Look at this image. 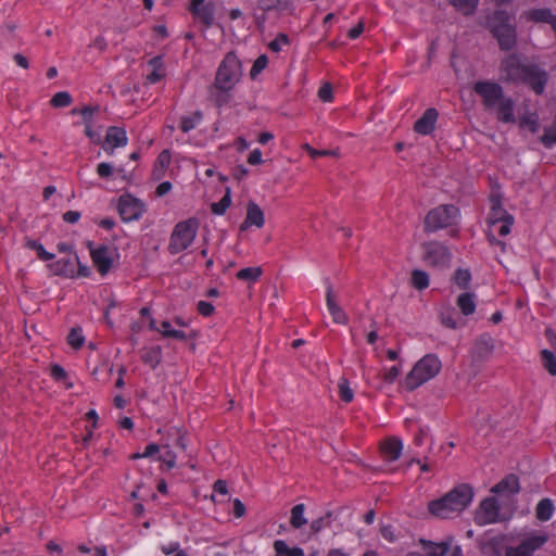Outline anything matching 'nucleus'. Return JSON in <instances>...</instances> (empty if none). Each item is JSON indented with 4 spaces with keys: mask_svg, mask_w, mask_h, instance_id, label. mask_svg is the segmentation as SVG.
<instances>
[{
    "mask_svg": "<svg viewBox=\"0 0 556 556\" xmlns=\"http://www.w3.org/2000/svg\"><path fill=\"white\" fill-rule=\"evenodd\" d=\"M160 448H162V444L151 443L146 447L143 453H135L130 456L131 459H139L143 457H151L154 454L159 453Z\"/></svg>",
    "mask_w": 556,
    "mask_h": 556,
    "instance_id": "nucleus-51",
    "label": "nucleus"
},
{
    "mask_svg": "<svg viewBox=\"0 0 556 556\" xmlns=\"http://www.w3.org/2000/svg\"><path fill=\"white\" fill-rule=\"evenodd\" d=\"M412 286L421 291L429 287V275L422 269H414L410 278Z\"/></svg>",
    "mask_w": 556,
    "mask_h": 556,
    "instance_id": "nucleus-32",
    "label": "nucleus"
},
{
    "mask_svg": "<svg viewBox=\"0 0 556 556\" xmlns=\"http://www.w3.org/2000/svg\"><path fill=\"white\" fill-rule=\"evenodd\" d=\"M305 513V505L304 504H296L291 508V516H290V526L298 530L301 529L303 526L307 523V519L304 515Z\"/></svg>",
    "mask_w": 556,
    "mask_h": 556,
    "instance_id": "nucleus-24",
    "label": "nucleus"
},
{
    "mask_svg": "<svg viewBox=\"0 0 556 556\" xmlns=\"http://www.w3.org/2000/svg\"><path fill=\"white\" fill-rule=\"evenodd\" d=\"M473 498V489L470 484L463 483L439 500L431 501L428 505L431 515L438 518H448L453 513L465 510Z\"/></svg>",
    "mask_w": 556,
    "mask_h": 556,
    "instance_id": "nucleus-2",
    "label": "nucleus"
},
{
    "mask_svg": "<svg viewBox=\"0 0 556 556\" xmlns=\"http://www.w3.org/2000/svg\"><path fill=\"white\" fill-rule=\"evenodd\" d=\"M50 103L53 108H65L72 103V97L66 91H60L52 97Z\"/></svg>",
    "mask_w": 556,
    "mask_h": 556,
    "instance_id": "nucleus-44",
    "label": "nucleus"
},
{
    "mask_svg": "<svg viewBox=\"0 0 556 556\" xmlns=\"http://www.w3.org/2000/svg\"><path fill=\"white\" fill-rule=\"evenodd\" d=\"M263 270L261 267H247L237 273V278L240 280H250V281H256Z\"/></svg>",
    "mask_w": 556,
    "mask_h": 556,
    "instance_id": "nucleus-40",
    "label": "nucleus"
},
{
    "mask_svg": "<svg viewBox=\"0 0 556 556\" xmlns=\"http://www.w3.org/2000/svg\"><path fill=\"white\" fill-rule=\"evenodd\" d=\"M475 295L470 292L462 293L456 301V304L460 312L468 316L475 313L476 309V303L473 300Z\"/></svg>",
    "mask_w": 556,
    "mask_h": 556,
    "instance_id": "nucleus-27",
    "label": "nucleus"
},
{
    "mask_svg": "<svg viewBox=\"0 0 556 556\" xmlns=\"http://www.w3.org/2000/svg\"><path fill=\"white\" fill-rule=\"evenodd\" d=\"M520 491L519 479L516 475H508L492 486L491 492L500 496L516 495Z\"/></svg>",
    "mask_w": 556,
    "mask_h": 556,
    "instance_id": "nucleus-17",
    "label": "nucleus"
},
{
    "mask_svg": "<svg viewBox=\"0 0 556 556\" xmlns=\"http://www.w3.org/2000/svg\"><path fill=\"white\" fill-rule=\"evenodd\" d=\"M442 364L434 354H427L419 359L405 378V388L413 391L428 380L434 378L441 370Z\"/></svg>",
    "mask_w": 556,
    "mask_h": 556,
    "instance_id": "nucleus-3",
    "label": "nucleus"
},
{
    "mask_svg": "<svg viewBox=\"0 0 556 556\" xmlns=\"http://www.w3.org/2000/svg\"><path fill=\"white\" fill-rule=\"evenodd\" d=\"M494 110H496L498 121L503 123H514L516 121L514 115V101L510 98H502Z\"/></svg>",
    "mask_w": 556,
    "mask_h": 556,
    "instance_id": "nucleus-21",
    "label": "nucleus"
},
{
    "mask_svg": "<svg viewBox=\"0 0 556 556\" xmlns=\"http://www.w3.org/2000/svg\"><path fill=\"white\" fill-rule=\"evenodd\" d=\"M502 223L498 233L501 236H507L510 232V227L514 224V216H506V219L501 220Z\"/></svg>",
    "mask_w": 556,
    "mask_h": 556,
    "instance_id": "nucleus-59",
    "label": "nucleus"
},
{
    "mask_svg": "<svg viewBox=\"0 0 556 556\" xmlns=\"http://www.w3.org/2000/svg\"><path fill=\"white\" fill-rule=\"evenodd\" d=\"M489 28L502 50H510L515 47L516 28L509 23V14L506 11L496 10L489 21Z\"/></svg>",
    "mask_w": 556,
    "mask_h": 556,
    "instance_id": "nucleus-4",
    "label": "nucleus"
},
{
    "mask_svg": "<svg viewBox=\"0 0 556 556\" xmlns=\"http://www.w3.org/2000/svg\"><path fill=\"white\" fill-rule=\"evenodd\" d=\"M502 78L506 81H525L536 93H542L547 81L546 73L538 66L525 63L519 55L513 53L501 63Z\"/></svg>",
    "mask_w": 556,
    "mask_h": 556,
    "instance_id": "nucleus-1",
    "label": "nucleus"
},
{
    "mask_svg": "<svg viewBox=\"0 0 556 556\" xmlns=\"http://www.w3.org/2000/svg\"><path fill=\"white\" fill-rule=\"evenodd\" d=\"M425 546H428L427 555L428 556H445L448 551L447 543L434 544L432 542H428L425 540L420 541Z\"/></svg>",
    "mask_w": 556,
    "mask_h": 556,
    "instance_id": "nucleus-38",
    "label": "nucleus"
},
{
    "mask_svg": "<svg viewBox=\"0 0 556 556\" xmlns=\"http://www.w3.org/2000/svg\"><path fill=\"white\" fill-rule=\"evenodd\" d=\"M198 230V222L194 218L178 223L170 236L168 251L172 254H177L188 249L193 242Z\"/></svg>",
    "mask_w": 556,
    "mask_h": 556,
    "instance_id": "nucleus-7",
    "label": "nucleus"
},
{
    "mask_svg": "<svg viewBox=\"0 0 556 556\" xmlns=\"http://www.w3.org/2000/svg\"><path fill=\"white\" fill-rule=\"evenodd\" d=\"M303 149L308 152V154L312 157L317 156H338L339 152L338 150H316L313 147H311L308 143H305L303 146Z\"/></svg>",
    "mask_w": 556,
    "mask_h": 556,
    "instance_id": "nucleus-47",
    "label": "nucleus"
},
{
    "mask_svg": "<svg viewBox=\"0 0 556 556\" xmlns=\"http://www.w3.org/2000/svg\"><path fill=\"white\" fill-rule=\"evenodd\" d=\"M176 434L175 445L184 452H188L187 430L184 428H172L168 430L167 435Z\"/></svg>",
    "mask_w": 556,
    "mask_h": 556,
    "instance_id": "nucleus-35",
    "label": "nucleus"
},
{
    "mask_svg": "<svg viewBox=\"0 0 556 556\" xmlns=\"http://www.w3.org/2000/svg\"><path fill=\"white\" fill-rule=\"evenodd\" d=\"M97 173L102 178H108L113 173V166L109 163H100L97 167Z\"/></svg>",
    "mask_w": 556,
    "mask_h": 556,
    "instance_id": "nucleus-60",
    "label": "nucleus"
},
{
    "mask_svg": "<svg viewBox=\"0 0 556 556\" xmlns=\"http://www.w3.org/2000/svg\"><path fill=\"white\" fill-rule=\"evenodd\" d=\"M280 3L281 0H260L258 8L265 13L267 11L278 8Z\"/></svg>",
    "mask_w": 556,
    "mask_h": 556,
    "instance_id": "nucleus-57",
    "label": "nucleus"
},
{
    "mask_svg": "<svg viewBox=\"0 0 556 556\" xmlns=\"http://www.w3.org/2000/svg\"><path fill=\"white\" fill-rule=\"evenodd\" d=\"M98 110H99L98 106H85L81 111H78L77 109H73L72 114L80 113L83 115L85 125H87V121L91 123V116Z\"/></svg>",
    "mask_w": 556,
    "mask_h": 556,
    "instance_id": "nucleus-55",
    "label": "nucleus"
},
{
    "mask_svg": "<svg viewBox=\"0 0 556 556\" xmlns=\"http://www.w3.org/2000/svg\"><path fill=\"white\" fill-rule=\"evenodd\" d=\"M318 98L323 102H330L333 98L332 86L330 83H324L318 90Z\"/></svg>",
    "mask_w": 556,
    "mask_h": 556,
    "instance_id": "nucleus-53",
    "label": "nucleus"
},
{
    "mask_svg": "<svg viewBox=\"0 0 556 556\" xmlns=\"http://www.w3.org/2000/svg\"><path fill=\"white\" fill-rule=\"evenodd\" d=\"M231 204V190L229 187L226 188L224 197L219 202L211 204V211L213 214L223 215Z\"/></svg>",
    "mask_w": 556,
    "mask_h": 556,
    "instance_id": "nucleus-34",
    "label": "nucleus"
},
{
    "mask_svg": "<svg viewBox=\"0 0 556 556\" xmlns=\"http://www.w3.org/2000/svg\"><path fill=\"white\" fill-rule=\"evenodd\" d=\"M86 136L93 142V143H101V136L99 132H96L91 128V123L87 121L86 129H85Z\"/></svg>",
    "mask_w": 556,
    "mask_h": 556,
    "instance_id": "nucleus-61",
    "label": "nucleus"
},
{
    "mask_svg": "<svg viewBox=\"0 0 556 556\" xmlns=\"http://www.w3.org/2000/svg\"><path fill=\"white\" fill-rule=\"evenodd\" d=\"M491 203V211L488 218L490 225H495L501 220L506 219V216H513L503 208L500 194H492Z\"/></svg>",
    "mask_w": 556,
    "mask_h": 556,
    "instance_id": "nucleus-23",
    "label": "nucleus"
},
{
    "mask_svg": "<svg viewBox=\"0 0 556 556\" xmlns=\"http://www.w3.org/2000/svg\"><path fill=\"white\" fill-rule=\"evenodd\" d=\"M287 45H289V37L286 34L280 33L273 41L269 42L268 48L274 52H279L281 50V46Z\"/></svg>",
    "mask_w": 556,
    "mask_h": 556,
    "instance_id": "nucleus-50",
    "label": "nucleus"
},
{
    "mask_svg": "<svg viewBox=\"0 0 556 556\" xmlns=\"http://www.w3.org/2000/svg\"><path fill=\"white\" fill-rule=\"evenodd\" d=\"M543 366L548 371L549 375L556 376V356L553 352L548 350H543L541 352Z\"/></svg>",
    "mask_w": 556,
    "mask_h": 556,
    "instance_id": "nucleus-41",
    "label": "nucleus"
},
{
    "mask_svg": "<svg viewBox=\"0 0 556 556\" xmlns=\"http://www.w3.org/2000/svg\"><path fill=\"white\" fill-rule=\"evenodd\" d=\"M502 520L497 500L492 496L482 500L476 510L475 522L478 526H486Z\"/></svg>",
    "mask_w": 556,
    "mask_h": 556,
    "instance_id": "nucleus-11",
    "label": "nucleus"
},
{
    "mask_svg": "<svg viewBox=\"0 0 556 556\" xmlns=\"http://www.w3.org/2000/svg\"><path fill=\"white\" fill-rule=\"evenodd\" d=\"M263 160L261 150L254 149L249 155L248 163L251 165H257L261 164Z\"/></svg>",
    "mask_w": 556,
    "mask_h": 556,
    "instance_id": "nucleus-64",
    "label": "nucleus"
},
{
    "mask_svg": "<svg viewBox=\"0 0 556 556\" xmlns=\"http://www.w3.org/2000/svg\"><path fill=\"white\" fill-rule=\"evenodd\" d=\"M547 542V535H530L523 539L518 546L506 547L505 556H533V553Z\"/></svg>",
    "mask_w": 556,
    "mask_h": 556,
    "instance_id": "nucleus-12",
    "label": "nucleus"
},
{
    "mask_svg": "<svg viewBox=\"0 0 556 556\" xmlns=\"http://www.w3.org/2000/svg\"><path fill=\"white\" fill-rule=\"evenodd\" d=\"M473 91L482 98L483 105L490 111L505 97L501 85L493 81H477Z\"/></svg>",
    "mask_w": 556,
    "mask_h": 556,
    "instance_id": "nucleus-10",
    "label": "nucleus"
},
{
    "mask_svg": "<svg viewBox=\"0 0 556 556\" xmlns=\"http://www.w3.org/2000/svg\"><path fill=\"white\" fill-rule=\"evenodd\" d=\"M454 314H455V312L453 308H447V309L443 311L441 313V323L451 329H456L457 321L453 316Z\"/></svg>",
    "mask_w": 556,
    "mask_h": 556,
    "instance_id": "nucleus-49",
    "label": "nucleus"
},
{
    "mask_svg": "<svg viewBox=\"0 0 556 556\" xmlns=\"http://www.w3.org/2000/svg\"><path fill=\"white\" fill-rule=\"evenodd\" d=\"M403 450V442L396 437H389L380 443V451L383 456L394 462L400 458Z\"/></svg>",
    "mask_w": 556,
    "mask_h": 556,
    "instance_id": "nucleus-18",
    "label": "nucleus"
},
{
    "mask_svg": "<svg viewBox=\"0 0 556 556\" xmlns=\"http://www.w3.org/2000/svg\"><path fill=\"white\" fill-rule=\"evenodd\" d=\"M75 257H63L59 261H56L53 264H50L49 267L56 276H62L66 278H74L75 277Z\"/></svg>",
    "mask_w": 556,
    "mask_h": 556,
    "instance_id": "nucleus-19",
    "label": "nucleus"
},
{
    "mask_svg": "<svg viewBox=\"0 0 556 556\" xmlns=\"http://www.w3.org/2000/svg\"><path fill=\"white\" fill-rule=\"evenodd\" d=\"M439 113L434 108L427 109L414 124V130L419 135H429L435 128Z\"/></svg>",
    "mask_w": 556,
    "mask_h": 556,
    "instance_id": "nucleus-16",
    "label": "nucleus"
},
{
    "mask_svg": "<svg viewBox=\"0 0 556 556\" xmlns=\"http://www.w3.org/2000/svg\"><path fill=\"white\" fill-rule=\"evenodd\" d=\"M26 247L28 249L35 250L37 252L38 257L41 261H50L53 260L55 256L54 254L47 252L41 243H39L36 240L28 239L26 241Z\"/></svg>",
    "mask_w": 556,
    "mask_h": 556,
    "instance_id": "nucleus-39",
    "label": "nucleus"
},
{
    "mask_svg": "<svg viewBox=\"0 0 556 556\" xmlns=\"http://www.w3.org/2000/svg\"><path fill=\"white\" fill-rule=\"evenodd\" d=\"M159 331L165 338H174L177 340H185L187 338L184 331L172 329L170 323L168 320H164L161 323V330Z\"/></svg>",
    "mask_w": 556,
    "mask_h": 556,
    "instance_id": "nucleus-43",
    "label": "nucleus"
},
{
    "mask_svg": "<svg viewBox=\"0 0 556 556\" xmlns=\"http://www.w3.org/2000/svg\"><path fill=\"white\" fill-rule=\"evenodd\" d=\"M245 514V506L244 504L239 500H233V515L236 518H241Z\"/></svg>",
    "mask_w": 556,
    "mask_h": 556,
    "instance_id": "nucleus-62",
    "label": "nucleus"
},
{
    "mask_svg": "<svg viewBox=\"0 0 556 556\" xmlns=\"http://www.w3.org/2000/svg\"><path fill=\"white\" fill-rule=\"evenodd\" d=\"M170 163V153L168 150H163L156 160L154 168L152 170V176L155 180H160Z\"/></svg>",
    "mask_w": 556,
    "mask_h": 556,
    "instance_id": "nucleus-25",
    "label": "nucleus"
},
{
    "mask_svg": "<svg viewBox=\"0 0 556 556\" xmlns=\"http://www.w3.org/2000/svg\"><path fill=\"white\" fill-rule=\"evenodd\" d=\"M422 261L434 268L445 269L450 267L452 253L448 248L439 241H429L421 244Z\"/></svg>",
    "mask_w": 556,
    "mask_h": 556,
    "instance_id": "nucleus-8",
    "label": "nucleus"
},
{
    "mask_svg": "<svg viewBox=\"0 0 556 556\" xmlns=\"http://www.w3.org/2000/svg\"><path fill=\"white\" fill-rule=\"evenodd\" d=\"M117 211L124 222H134L146 212V204L140 199L126 193L119 197Z\"/></svg>",
    "mask_w": 556,
    "mask_h": 556,
    "instance_id": "nucleus-9",
    "label": "nucleus"
},
{
    "mask_svg": "<svg viewBox=\"0 0 556 556\" xmlns=\"http://www.w3.org/2000/svg\"><path fill=\"white\" fill-rule=\"evenodd\" d=\"M326 306L334 324L346 325L349 316L340 306L338 294L330 282L326 283Z\"/></svg>",
    "mask_w": 556,
    "mask_h": 556,
    "instance_id": "nucleus-13",
    "label": "nucleus"
},
{
    "mask_svg": "<svg viewBox=\"0 0 556 556\" xmlns=\"http://www.w3.org/2000/svg\"><path fill=\"white\" fill-rule=\"evenodd\" d=\"M51 375L53 378H55L58 380L65 379L67 376L64 368L58 364H54L51 366Z\"/></svg>",
    "mask_w": 556,
    "mask_h": 556,
    "instance_id": "nucleus-63",
    "label": "nucleus"
},
{
    "mask_svg": "<svg viewBox=\"0 0 556 556\" xmlns=\"http://www.w3.org/2000/svg\"><path fill=\"white\" fill-rule=\"evenodd\" d=\"M197 308H198V312L204 317L211 316L215 311L214 306L210 302H206V301H200L197 304Z\"/></svg>",
    "mask_w": 556,
    "mask_h": 556,
    "instance_id": "nucleus-56",
    "label": "nucleus"
},
{
    "mask_svg": "<svg viewBox=\"0 0 556 556\" xmlns=\"http://www.w3.org/2000/svg\"><path fill=\"white\" fill-rule=\"evenodd\" d=\"M162 448H164L166 452H165V457H159L160 460H163V463L165 464V466L168 468V469H173L176 467V453L170 448V445L168 442L166 443H163L162 444Z\"/></svg>",
    "mask_w": 556,
    "mask_h": 556,
    "instance_id": "nucleus-45",
    "label": "nucleus"
},
{
    "mask_svg": "<svg viewBox=\"0 0 556 556\" xmlns=\"http://www.w3.org/2000/svg\"><path fill=\"white\" fill-rule=\"evenodd\" d=\"M230 91L215 88V84H213L210 87V97L218 108H222L230 101Z\"/></svg>",
    "mask_w": 556,
    "mask_h": 556,
    "instance_id": "nucleus-31",
    "label": "nucleus"
},
{
    "mask_svg": "<svg viewBox=\"0 0 556 556\" xmlns=\"http://www.w3.org/2000/svg\"><path fill=\"white\" fill-rule=\"evenodd\" d=\"M274 549L280 556H304V551L301 547H289L282 540L274 542Z\"/></svg>",
    "mask_w": 556,
    "mask_h": 556,
    "instance_id": "nucleus-30",
    "label": "nucleus"
},
{
    "mask_svg": "<svg viewBox=\"0 0 556 556\" xmlns=\"http://www.w3.org/2000/svg\"><path fill=\"white\" fill-rule=\"evenodd\" d=\"M330 526V522L329 521H326L325 518L323 517H318L316 519H314L311 525H309V529H311V532L312 534H317L319 533L324 528L326 527H329Z\"/></svg>",
    "mask_w": 556,
    "mask_h": 556,
    "instance_id": "nucleus-54",
    "label": "nucleus"
},
{
    "mask_svg": "<svg viewBox=\"0 0 556 556\" xmlns=\"http://www.w3.org/2000/svg\"><path fill=\"white\" fill-rule=\"evenodd\" d=\"M450 3L462 14L469 16L476 12L479 0H450Z\"/></svg>",
    "mask_w": 556,
    "mask_h": 556,
    "instance_id": "nucleus-29",
    "label": "nucleus"
},
{
    "mask_svg": "<svg viewBox=\"0 0 556 556\" xmlns=\"http://www.w3.org/2000/svg\"><path fill=\"white\" fill-rule=\"evenodd\" d=\"M67 343L75 350H78L84 345L85 337L83 336L79 327H74L70 330Z\"/></svg>",
    "mask_w": 556,
    "mask_h": 556,
    "instance_id": "nucleus-37",
    "label": "nucleus"
},
{
    "mask_svg": "<svg viewBox=\"0 0 556 556\" xmlns=\"http://www.w3.org/2000/svg\"><path fill=\"white\" fill-rule=\"evenodd\" d=\"M453 280L459 288L468 289L471 280V274L469 269L458 268L454 274Z\"/></svg>",
    "mask_w": 556,
    "mask_h": 556,
    "instance_id": "nucleus-42",
    "label": "nucleus"
},
{
    "mask_svg": "<svg viewBox=\"0 0 556 556\" xmlns=\"http://www.w3.org/2000/svg\"><path fill=\"white\" fill-rule=\"evenodd\" d=\"M268 59L265 54L260 55L253 63L250 72L251 78H255L267 65Z\"/></svg>",
    "mask_w": 556,
    "mask_h": 556,
    "instance_id": "nucleus-48",
    "label": "nucleus"
},
{
    "mask_svg": "<svg viewBox=\"0 0 556 556\" xmlns=\"http://www.w3.org/2000/svg\"><path fill=\"white\" fill-rule=\"evenodd\" d=\"M459 210L453 204H442L429 211L424 219V230L427 233L452 226L458 217Z\"/></svg>",
    "mask_w": 556,
    "mask_h": 556,
    "instance_id": "nucleus-6",
    "label": "nucleus"
},
{
    "mask_svg": "<svg viewBox=\"0 0 556 556\" xmlns=\"http://www.w3.org/2000/svg\"><path fill=\"white\" fill-rule=\"evenodd\" d=\"M214 10V4L212 2H208L200 8H194L193 11L191 12L198 17H200V20L205 24L206 28H208L213 25Z\"/></svg>",
    "mask_w": 556,
    "mask_h": 556,
    "instance_id": "nucleus-28",
    "label": "nucleus"
},
{
    "mask_svg": "<svg viewBox=\"0 0 556 556\" xmlns=\"http://www.w3.org/2000/svg\"><path fill=\"white\" fill-rule=\"evenodd\" d=\"M242 76L241 62L233 52H228L222 61L214 79L215 88L232 90Z\"/></svg>",
    "mask_w": 556,
    "mask_h": 556,
    "instance_id": "nucleus-5",
    "label": "nucleus"
},
{
    "mask_svg": "<svg viewBox=\"0 0 556 556\" xmlns=\"http://www.w3.org/2000/svg\"><path fill=\"white\" fill-rule=\"evenodd\" d=\"M493 349V339L489 334L484 333L477 339L473 348V355L477 359L483 361L492 353Z\"/></svg>",
    "mask_w": 556,
    "mask_h": 556,
    "instance_id": "nucleus-20",
    "label": "nucleus"
},
{
    "mask_svg": "<svg viewBox=\"0 0 556 556\" xmlns=\"http://www.w3.org/2000/svg\"><path fill=\"white\" fill-rule=\"evenodd\" d=\"M91 258L101 275H106L113 264L112 251L108 245H99L91 249Z\"/></svg>",
    "mask_w": 556,
    "mask_h": 556,
    "instance_id": "nucleus-15",
    "label": "nucleus"
},
{
    "mask_svg": "<svg viewBox=\"0 0 556 556\" xmlns=\"http://www.w3.org/2000/svg\"><path fill=\"white\" fill-rule=\"evenodd\" d=\"M128 143L126 130L122 127L111 126L106 129L102 149L109 154L113 155L114 150L119 147H125Z\"/></svg>",
    "mask_w": 556,
    "mask_h": 556,
    "instance_id": "nucleus-14",
    "label": "nucleus"
},
{
    "mask_svg": "<svg viewBox=\"0 0 556 556\" xmlns=\"http://www.w3.org/2000/svg\"><path fill=\"white\" fill-rule=\"evenodd\" d=\"M540 141L546 147L551 148L556 143V125L545 130L544 135L540 137Z\"/></svg>",
    "mask_w": 556,
    "mask_h": 556,
    "instance_id": "nucleus-52",
    "label": "nucleus"
},
{
    "mask_svg": "<svg viewBox=\"0 0 556 556\" xmlns=\"http://www.w3.org/2000/svg\"><path fill=\"white\" fill-rule=\"evenodd\" d=\"M520 125L523 127V126H527L529 127V129L532 131V132H536L539 130V123H538V119L536 117L534 116H527V117H523L521 121H520Z\"/></svg>",
    "mask_w": 556,
    "mask_h": 556,
    "instance_id": "nucleus-58",
    "label": "nucleus"
},
{
    "mask_svg": "<svg viewBox=\"0 0 556 556\" xmlns=\"http://www.w3.org/2000/svg\"><path fill=\"white\" fill-rule=\"evenodd\" d=\"M162 358V349L160 345L152 346L146 350L142 355V361L150 365L153 369L161 363Z\"/></svg>",
    "mask_w": 556,
    "mask_h": 556,
    "instance_id": "nucleus-33",
    "label": "nucleus"
},
{
    "mask_svg": "<svg viewBox=\"0 0 556 556\" xmlns=\"http://www.w3.org/2000/svg\"><path fill=\"white\" fill-rule=\"evenodd\" d=\"M203 114L201 111H195L191 116H182L180 122V128L184 132H188L193 129L198 123L201 122Z\"/></svg>",
    "mask_w": 556,
    "mask_h": 556,
    "instance_id": "nucleus-36",
    "label": "nucleus"
},
{
    "mask_svg": "<svg viewBox=\"0 0 556 556\" xmlns=\"http://www.w3.org/2000/svg\"><path fill=\"white\" fill-rule=\"evenodd\" d=\"M554 504L549 498L541 500L535 507V517L540 521H547L554 513Z\"/></svg>",
    "mask_w": 556,
    "mask_h": 556,
    "instance_id": "nucleus-26",
    "label": "nucleus"
},
{
    "mask_svg": "<svg viewBox=\"0 0 556 556\" xmlns=\"http://www.w3.org/2000/svg\"><path fill=\"white\" fill-rule=\"evenodd\" d=\"M339 393L340 397L343 402L349 403L353 400L354 392L350 387L349 380L345 378H342L339 383Z\"/></svg>",
    "mask_w": 556,
    "mask_h": 556,
    "instance_id": "nucleus-46",
    "label": "nucleus"
},
{
    "mask_svg": "<svg viewBox=\"0 0 556 556\" xmlns=\"http://www.w3.org/2000/svg\"><path fill=\"white\" fill-rule=\"evenodd\" d=\"M247 224H251L256 228H262L265 224V215L261 206L254 201L247 204Z\"/></svg>",
    "mask_w": 556,
    "mask_h": 556,
    "instance_id": "nucleus-22",
    "label": "nucleus"
}]
</instances>
